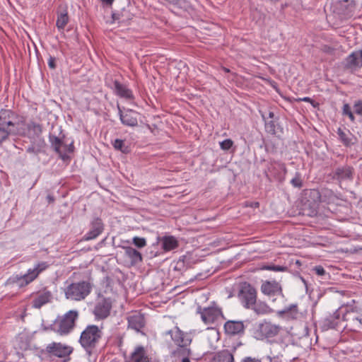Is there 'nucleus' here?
<instances>
[{
	"mask_svg": "<svg viewBox=\"0 0 362 362\" xmlns=\"http://www.w3.org/2000/svg\"><path fill=\"white\" fill-rule=\"evenodd\" d=\"M281 330L279 325L273 324L269 321H264L259 324L255 334L259 339L271 338L276 336Z\"/></svg>",
	"mask_w": 362,
	"mask_h": 362,
	"instance_id": "obj_9",
	"label": "nucleus"
},
{
	"mask_svg": "<svg viewBox=\"0 0 362 362\" xmlns=\"http://www.w3.org/2000/svg\"><path fill=\"white\" fill-rule=\"evenodd\" d=\"M333 179L339 182L352 181L354 179V169L353 167L345 165L336 168L332 172Z\"/></svg>",
	"mask_w": 362,
	"mask_h": 362,
	"instance_id": "obj_15",
	"label": "nucleus"
},
{
	"mask_svg": "<svg viewBox=\"0 0 362 362\" xmlns=\"http://www.w3.org/2000/svg\"><path fill=\"white\" fill-rule=\"evenodd\" d=\"M165 334L170 335V337L177 349L173 352V355L192 354V350L189 346L192 341L191 334L185 332L178 327L165 332Z\"/></svg>",
	"mask_w": 362,
	"mask_h": 362,
	"instance_id": "obj_2",
	"label": "nucleus"
},
{
	"mask_svg": "<svg viewBox=\"0 0 362 362\" xmlns=\"http://www.w3.org/2000/svg\"><path fill=\"white\" fill-rule=\"evenodd\" d=\"M291 184L294 187L300 188L303 185L301 175L299 173H296L295 177L291 180Z\"/></svg>",
	"mask_w": 362,
	"mask_h": 362,
	"instance_id": "obj_36",
	"label": "nucleus"
},
{
	"mask_svg": "<svg viewBox=\"0 0 362 362\" xmlns=\"http://www.w3.org/2000/svg\"><path fill=\"white\" fill-rule=\"evenodd\" d=\"M104 230V225L102 220L99 218H95L90 223V230L86 233L83 239L88 241L95 239Z\"/></svg>",
	"mask_w": 362,
	"mask_h": 362,
	"instance_id": "obj_16",
	"label": "nucleus"
},
{
	"mask_svg": "<svg viewBox=\"0 0 362 362\" xmlns=\"http://www.w3.org/2000/svg\"><path fill=\"white\" fill-rule=\"evenodd\" d=\"M262 117L265 122V130L267 133L276 135L283 132V129L278 124L276 119L267 121V119L263 114H262Z\"/></svg>",
	"mask_w": 362,
	"mask_h": 362,
	"instance_id": "obj_23",
	"label": "nucleus"
},
{
	"mask_svg": "<svg viewBox=\"0 0 362 362\" xmlns=\"http://www.w3.org/2000/svg\"><path fill=\"white\" fill-rule=\"evenodd\" d=\"M348 324L352 331L358 332L362 329V315L354 316L347 319Z\"/></svg>",
	"mask_w": 362,
	"mask_h": 362,
	"instance_id": "obj_29",
	"label": "nucleus"
},
{
	"mask_svg": "<svg viewBox=\"0 0 362 362\" xmlns=\"http://www.w3.org/2000/svg\"><path fill=\"white\" fill-rule=\"evenodd\" d=\"M354 112L356 114L362 116V101L358 100L354 103Z\"/></svg>",
	"mask_w": 362,
	"mask_h": 362,
	"instance_id": "obj_41",
	"label": "nucleus"
},
{
	"mask_svg": "<svg viewBox=\"0 0 362 362\" xmlns=\"http://www.w3.org/2000/svg\"><path fill=\"white\" fill-rule=\"evenodd\" d=\"M249 309L252 310L257 315H265L272 312V308L267 303L261 300L257 301V300Z\"/></svg>",
	"mask_w": 362,
	"mask_h": 362,
	"instance_id": "obj_24",
	"label": "nucleus"
},
{
	"mask_svg": "<svg viewBox=\"0 0 362 362\" xmlns=\"http://www.w3.org/2000/svg\"><path fill=\"white\" fill-rule=\"evenodd\" d=\"M113 90L116 95L127 100L134 99L132 91L124 84L115 80L113 83Z\"/></svg>",
	"mask_w": 362,
	"mask_h": 362,
	"instance_id": "obj_21",
	"label": "nucleus"
},
{
	"mask_svg": "<svg viewBox=\"0 0 362 362\" xmlns=\"http://www.w3.org/2000/svg\"><path fill=\"white\" fill-rule=\"evenodd\" d=\"M276 165L279 170L283 171L284 175L287 173V169H286V165L284 163H277Z\"/></svg>",
	"mask_w": 362,
	"mask_h": 362,
	"instance_id": "obj_47",
	"label": "nucleus"
},
{
	"mask_svg": "<svg viewBox=\"0 0 362 362\" xmlns=\"http://www.w3.org/2000/svg\"><path fill=\"white\" fill-rule=\"evenodd\" d=\"M241 362H262V361L257 358L246 356L241 360Z\"/></svg>",
	"mask_w": 362,
	"mask_h": 362,
	"instance_id": "obj_43",
	"label": "nucleus"
},
{
	"mask_svg": "<svg viewBox=\"0 0 362 362\" xmlns=\"http://www.w3.org/2000/svg\"><path fill=\"white\" fill-rule=\"evenodd\" d=\"M334 316H335L334 317H335L336 320H338L339 317V315L337 314V313H334Z\"/></svg>",
	"mask_w": 362,
	"mask_h": 362,
	"instance_id": "obj_54",
	"label": "nucleus"
},
{
	"mask_svg": "<svg viewBox=\"0 0 362 362\" xmlns=\"http://www.w3.org/2000/svg\"><path fill=\"white\" fill-rule=\"evenodd\" d=\"M123 248L125 255L130 259L132 264H136L142 262V255L138 250L129 246L123 247Z\"/></svg>",
	"mask_w": 362,
	"mask_h": 362,
	"instance_id": "obj_25",
	"label": "nucleus"
},
{
	"mask_svg": "<svg viewBox=\"0 0 362 362\" xmlns=\"http://www.w3.org/2000/svg\"><path fill=\"white\" fill-rule=\"evenodd\" d=\"M64 137L62 136H56L54 135L49 134V140L51 144V146L53 148L55 152L59 154V156L64 158L63 156V148L64 146Z\"/></svg>",
	"mask_w": 362,
	"mask_h": 362,
	"instance_id": "obj_22",
	"label": "nucleus"
},
{
	"mask_svg": "<svg viewBox=\"0 0 362 362\" xmlns=\"http://www.w3.org/2000/svg\"><path fill=\"white\" fill-rule=\"evenodd\" d=\"M160 2L165 6L173 7H180L182 6V0H159Z\"/></svg>",
	"mask_w": 362,
	"mask_h": 362,
	"instance_id": "obj_37",
	"label": "nucleus"
},
{
	"mask_svg": "<svg viewBox=\"0 0 362 362\" xmlns=\"http://www.w3.org/2000/svg\"><path fill=\"white\" fill-rule=\"evenodd\" d=\"M128 327L132 329L139 332L145 325L144 317L140 313H133L128 318Z\"/></svg>",
	"mask_w": 362,
	"mask_h": 362,
	"instance_id": "obj_20",
	"label": "nucleus"
},
{
	"mask_svg": "<svg viewBox=\"0 0 362 362\" xmlns=\"http://www.w3.org/2000/svg\"><path fill=\"white\" fill-rule=\"evenodd\" d=\"M274 114L273 112H269V118L272 119H274Z\"/></svg>",
	"mask_w": 362,
	"mask_h": 362,
	"instance_id": "obj_52",
	"label": "nucleus"
},
{
	"mask_svg": "<svg viewBox=\"0 0 362 362\" xmlns=\"http://www.w3.org/2000/svg\"><path fill=\"white\" fill-rule=\"evenodd\" d=\"M315 193H316L317 195H319V192L318 191H315Z\"/></svg>",
	"mask_w": 362,
	"mask_h": 362,
	"instance_id": "obj_55",
	"label": "nucleus"
},
{
	"mask_svg": "<svg viewBox=\"0 0 362 362\" xmlns=\"http://www.w3.org/2000/svg\"><path fill=\"white\" fill-rule=\"evenodd\" d=\"M111 309V300L107 298H102L95 303L93 313L95 320H104L110 315Z\"/></svg>",
	"mask_w": 362,
	"mask_h": 362,
	"instance_id": "obj_12",
	"label": "nucleus"
},
{
	"mask_svg": "<svg viewBox=\"0 0 362 362\" xmlns=\"http://www.w3.org/2000/svg\"><path fill=\"white\" fill-rule=\"evenodd\" d=\"M51 293L49 291H45L42 293L39 294L33 300V305L35 308H40L42 305L46 304L50 300Z\"/></svg>",
	"mask_w": 362,
	"mask_h": 362,
	"instance_id": "obj_27",
	"label": "nucleus"
},
{
	"mask_svg": "<svg viewBox=\"0 0 362 362\" xmlns=\"http://www.w3.org/2000/svg\"><path fill=\"white\" fill-rule=\"evenodd\" d=\"M233 145V141L230 139H227L220 142V147L223 151L229 150Z\"/></svg>",
	"mask_w": 362,
	"mask_h": 362,
	"instance_id": "obj_39",
	"label": "nucleus"
},
{
	"mask_svg": "<svg viewBox=\"0 0 362 362\" xmlns=\"http://www.w3.org/2000/svg\"><path fill=\"white\" fill-rule=\"evenodd\" d=\"M245 325L243 321L228 320L224 325L226 332L230 335H238L244 333Z\"/></svg>",
	"mask_w": 362,
	"mask_h": 362,
	"instance_id": "obj_19",
	"label": "nucleus"
},
{
	"mask_svg": "<svg viewBox=\"0 0 362 362\" xmlns=\"http://www.w3.org/2000/svg\"><path fill=\"white\" fill-rule=\"evenodd\" d=\"M74 150V146L72 144H70L69 145L65 144L63 148V153L66 152H72Z\"/></svg>",
	"mask_w": 362,
	"mask_h": 362,
	"instance_id": "obj_45",
	"label": "nucleus"
},
{
	"mask_svg": "<svg viewBox=\"0 0 362 362\" xmlns=\"http://www.w3.org/2000/svg\"><path fill=\"white\" fill-rule=\"evenodd\" d=\"M49 267V264L46 262H40L35 265L34 268L29 269L26 274L23 276H13L11 279L12 282L16 283L19 287L28 285L37 278L40 273L45 271Z\"/></svg>",
	"mask_w": 362,
	"mask_h": 362,
	"instance_id": "obj_6",
	"label": "nucleus"
},
{
	"mask_svg": "<svg viewBox=\"0 0 362 362\" xmlns=\"http://www.w3.org/2000/svg\"><path fill=\"white\" fill-rule=\"evenodd\" d=\"M327 325L330 328H335L336 326L337 325V322H331L329 319L327 320Z\"/></svg>",
	"mask_w": 362,
	"mask_h": 362,
	"instance_id": "obj_49",
	"label": "nucleus"
},
{
	"mask_svg": "<svg viewBox=\"0 0 362 362\" xmlns=\"http://www.w3.org/2000/svg\"><path fill=\"white\" fill-rule=\"evenodd\" d=\"M192 354H185V355H174L175 356H178V357H182V360L180 362H190V360L189 358V357L191 356Z\"/></svg>",
	"mask_w": 362,
	"mask_h": 362,
	"instance_id": "obj_46",
	"label": "nucleus"
},
{
	"mask_svg": "<svg viewBox=\"0 0 362 362\" xmlns=\"http://www.w3.org/2000/svg\"><path fill=\"white\" fill-rule=\"evenodd\" d=\"M47 198V199L49 200V202H53L54 200V198L52 196H50V195H48Z\"/></svg>",
	"mask_w": 362,
	"mask_h": 362,
	"instance_id": "obj_53",
	"label": "nucleus"
},
{
	"mask_svg": "<svg viewBox=\"0 0 362 362\" xmlns=\"http://www.w3.org/2000/svg\"><path fill=\"white\" fill-rule=\"evenodd\" d=\"M261 292L269 298H272V301L276 299L284 298L281 285L276 281H264L260 287Z\"/></svg>",
	"mask_w": 362,
	"mask_h": 362,
	"instance_id": "obj_8",
	"label": "nucleus"
},
{
	"mask_svg": "<svg viewBox=\"0 0 362 362\" xmlns=\"http://www.w3.org/2000/svg\"><path fill=\"white\" fill-rule=\"evenodd\" d=\"M69 21L67 13H62L57 16L56 25L60 32H63L65 26L67 25Z\"/></svg>",
	"mask_w": 362,
	"mask_h": 362,
	"instance_id": "obj_31",
	"label": "nucleus"
},
{
	"mask_svg": "<svg viewBox=\"0 0 362 362\" xmlns=\"http://www.w3.org/2000/svg\"><path fill=\"white\" fill-rule=\"evenodd\" d=\"M78 316V311L69 310L54 321L52 325V329L61 335L67 334L74 327Z\"/></svg>",
	"mask_w": 362,
	"mask_h": 362,
	"instance_id": "obj_5",
	"label": "nucleus"
},
{
	"mask_svg": "<svg viewBox=\"0 0 362 362\" xmlns=\"http://www.w3.org/2000/svg\"><path fill=\"white\" fill-rule=\"evenodd\" d=\"M28 132L27 134L30 138H35L39 136L42 133V127L40 124L34 122H30L27 124Z\"/></svg>",
	"mask_w": 362,
	"mask_h": 362,
	"instance_id": "obj_28",
	"label": "nucleus"
},
{
	"mask_svg": "<svg viewBox=\"0 0 362 362\" xmlns=\"http://www.w3.org/2000/svg\"><path fill=\"white\" fill-rule=\"evenodd\" d=\"M157 243L161 244V248L165 252L175 250L179 247L178 240L173 235L158 237Z\"/></svg>",
	"mask_w": 362,
	"mask_h": 362,
	"instance_id": "obj_18",
	"label": "nucleus"
},
{
	"mask_svg": "<svg viewBox=\"0 0 362 362\" xmlns=\"http://www.w3.org/2000/svg\"><path fill=\"white\" fill-rule=\"evenodd\" d=\"M23 124V122H20L18 116L11 110H1L0 111V127L16 132V135H25V130L21 127Z\"/></svg>",
	"mask_w": 362,
	"mask_h": 362,
	"instance_id": "obj_4",
	"label": "nucleus"
},
{
	"mask_svg": "<svg viewBox=\"0 0 362 362\" xmlns=\"http://www.w3.org/2000/svg\"><path fill=\"white\" fill-rule=\"evenodd\" d=\"M48 66L50 69H55L56 64H55V58L53 57H49L48 59Z\"/></svg>",
	"mask_w": 362,
	"mask_h": 362,
	"instance_id": "obj_44",
	"label": "nucleus"
},
{
	"mask_svg": "<svg viewBox=\"0 0 362 362\" xmlns=\"http://www.w3.org/2000/svg\"><path fill=\"white\" fill-rule=\"evenodd\" d=\"M129 362H158L143 346H136L129 356Z\"/></svg>",
	"mask_w": 362,
	"mask_h": 362,
	"instance_id": "obj_13",
	"label": "nucleus"
},
{
	"mask_svg": "<svg viewBox=\"0 0 362 362\" xmlns=\"http://www.w3.org/2000/svg\"><path fill=\"white\" fill-rule=\"evenodd\" d=\"M265 269L267 270H271V271H274V272H285L287 270V267H286L276 266V265L267 266L265 267Z\"/></svg>",
	"mask_w": 362,
	"mask_h": 362,
	"instance_id": "obj_40",
	"label": "nucleus"
},
{
	"mask_svg": "<svg viewBox=\"0 0 362 362\" xmlns=\"http://www.w3.org/2000/svg\"><path fill=\"white\" fill-rule=\"evenodd\" d=\"M278 313L280 315H286L293 319H296L298 315L297 304H292L288 307H286L283 310H279Z\"/></svg>",
	"mask_w": 362,
	"mask_h": 362,
	"instance_id": "obj_30",
	"label": "nucleus"
},
{
	"mask_svg": "<svg viewBox=\"0 0 362 362\" xmlns=\"http://www.w3.org/2000/svg\"><path fill=\"white\" fill-rule=\"evenodd\" d=\"M213 362H235V359L230 351L224 349L215 355Z\"/></svg>",
	"mask_w": 362,
	"mask_h": 362,
	"instance_id": "obj_26",
	"label": "nucleus"
},
{
	"mask_svg": "<svg viewBox=\"0 0 362 362\" xmlns=\"http://www.w3.org/2000/svg\"><path fill=\"white\" fill-rule=\"evenodd\" d=\"M44 351L50 356L65 358L73 352V348L62 343L52 342L46 346Z\"/></svg>",
	"mask_w": 362,
	"mask_h": 362,
	"instance_id": "obj_11",
	"label": "nucleus"
},
{
	"mask_svg": "<svg viewBox=\"0 0 362 362\" xmlns=\"http://www.w3.org/2000/svg\"><path fill=\"white\" fill-rule=\"evenodd\" d=\"M119 119L124 125L129 127H136L138 124V116L139 114L131 109L125 110L122 112L118 106Z\"/></svg>",
	"mask_w": 362,
	"mask_h": 362,
	"instance_id": "obj_17",
	"label": "nucleus"
},
{
	"mask_svg": "<svg viewBox=\"0 0 362 362\" xmlns=\"http://www.w3.org/2000/svg\"><path fill=\"white\" fill-rule=\"evenodd\" d=\"M361 165V168H362V163H361V165Z\"/></svg>",
	"mask_w": 362,
	"mask_h": 362,
	"instance_id": "obj_56",
	"label": "nucleus"
},
{
	"mask_svg": "<svg viewBox=\"0 0 362 362\" xmlns=\"http://www.w3.org/2000/svg\"><path fill=\"white\" fill-rule=\"evenodd\" d=\"M337 134L339 135L341 141L345 146H349L352 144L351 139L349 137V134L345 133L341 128L338 129Z\"/></svg>",
	"mask_w": 362,
	"mask_h": 362,
	"instance_id": "obj_33",
	"label": "nucleus"
},
{
	"mask_svg": "<svg viewBox=\"0 0 362 362\" xmlns=\"http://www.w3.org/2000/svg\"><path fill=\"white\" fill-rule=\"evenodd\" d=\"M92 284L87 281H81L69 284L64 289L66 299L80 301L84 300L91 292Z\"/></svg>",
	"mask_w": 362,
	"mask_h": 362,
	"instance_id": "obj_3",
	"label": "nucleus"
},
{
	"mask_svg": "<svg viewBox=\"0 0 362 362\" xmlns=\"http://www.w3.org/2000/svg\"><path fill=\"white\" fill-rule=\"evenodd\" d=\"M26 151L30 153H37L39 152V150H36L33 146H29Z\"/></svg>",
	"mask_w": 362,
	"mask_h": 362,
	"instance_id": "obj_48",
	"label": "nucleus"
},
{
	"mask_svg": "<svg viewBox=\"0 0 362 362\" xmlns=\"http://www.w3.org/2000/svg\"><path fill=\"white\" fill-rule=\"evenodd\" d=\"M342 112L343 115H347L351 121L354 122L355 120V117L351 112V107L349 104L346 103L343 105Z\"/></svg>",
	"mask_w": 362,
	"mask_h": 362,
	"instance_id": "obj_38",
	"label": "nucleus"
},
{
	"mask_svg": "<svg viewBox=\"0 0 362 362\" xmlns=\"http://www.w3.org/2000/svg\"><path fill=\"white\" fill-rule=\"evenodd\" d=\"M9 135H16V132L0 127V144L6 140Z\"/></svg>",
	"mask_w": 362,
	"mask_h": 362,
	"instance_id": "obj_34",
	"label": "nucleus"
},
{
	"mask_svg": "<svg viewBox=\"0 0 362 362\" xmlns=\"http://www.w3.org/2000/svg\"><path fill=\"white\" fill-rule=\"evenodd\" d=\"M103 4H106L107 6H110L112 4L115 0H100Z\"/></svg>",
	"mask_w": 362,
	"mask_h": 362,
	"instance_id": "obj_50",
	"label": "nucleus"
},
{
	"mask_svg": "<svg viewBox=\"0 0 362 362\" xmlns=\"http://www.w3.org/2000/svg\"><path fill=\"white\" fill-rule=\"evenodd\" d=\"M344 70L350 73H355L362 67V49L353 52L342 62Z\"/></svg>",
	"mask_w": 362,
	"mask_h": 362,
	"instance_id": "obj_10",
	"label": "nucleus"
},
{
	"mask_svg": "<svg viewBox=\"0 0 362 362\" xmlns=\"http://www.w3.org/2000/svg\"><path fill=\"white\" fill-rule=\"evenodd\" d=\"M103 326L88 325L81 333L78 342L89 356L97 352L98 346L103 338Z\"/></svg>",
	"mask_w": 362,
	"mask_h": 362,
	"instance_id": "obj_1",
	"label": "nucleus"
},
{
	"mask_svg": "<svg viewBox=\"0 0 362 362\" xmlns=\"http://www.w3.org/2000/svg\"><path fill=\"white\" fill-rule=\"evenodd\" d=\"M238 297L244 308L248 309L257 300V293L255 288L247 282L240 284Z\"/></svg>",
	"mask_w": 362,
	"mask_h": 362,
	"instance_id": "obj_7",
	"label": "nucleus"
},
{
	"mask_svg": "<svg viewBox=\"0 0 362 362\" xmlns=\"http://www.w3.org/2000/svg\"><path fill=\"white\" fill-rule=\"evenodd\" d=\"M113 146L115 149L122 151L124 153H128L130 151L129 147L125 145L124 141L115 139L113 142Z\"/></svg>",
	"mask_w": 362,
	"mask_h": 362,
	"instance_id": "obj_32",
	"label": "nucleus"
},
{
	"mask_svg": "<svg viewBox=\"0 0 362 362\" xmlns=\"http://www.w3.org/2000/svg\"><path fill=\"white\" fill-rule=\"evenodd\" d=\"M132 243L138 248H143L146 245V240L144 238L135 236L132 239Z\"/></svg>",
	"mask_w": 362,
	"mask_h": 362,
	"instance_id": "obj_35",
	"label": "nucleus"
},
{
	"mask_svg": "<svg viewBox=\"0 0 362 362\" xmlns=\"http://www.w3.org/2000/svg\"><path fill=\"white\" fill-rule=\"evenodd\" d=\"M301 100L305 101V102H312L313 101L312 99L308 97H305L303 99H301Z\"/></svg>",
	"mask_w": 362,
	"mask_h": 362,
	"instance_id": "obj_51",
	"label": "nucleus"
},
{
	"mask_svg": "<svg viewBox=\"0 0 362 362\" xmlns=\"http://www.w3.org/2000/svg\"><path fill=\"white\" fill-rule=\"evenodd\" d=\"M313 271L318 276H324L326 274V271L322 266H316L313 268Z\"/></svg>",
	"mask_w": 362,
	"mask_h": 362,
	"instance_id": "obj_42",
	"label": "nucleus"
},
{
	"mask_svg": "<svg viewBox=\"0 0 362 362\" xmlns=\"http://www.w3.org/2000/svg\"><path fill=\"white\" fill-rule=\"evenodd\" d=\"M197 313H200L202 321L206 325L214 323L221 316V310L216 307H208L202 309L199 307Z\"/></svg>",
	"mask_w": 362,
	"mask_h": 362,
	"instance_id": "obj_14",
	"label": "nucleus"
}]
</instances>
